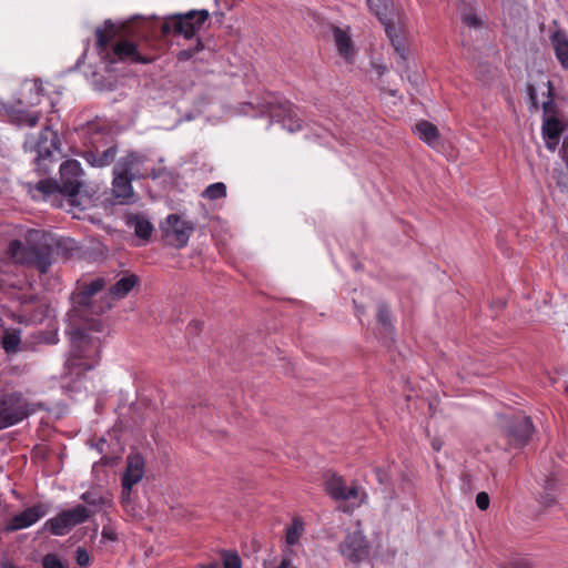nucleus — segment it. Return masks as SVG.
<instances>
[{
  "instance_id": "1",
  "label": "nucleus",
  "mask_w": 568,
  "mask_h": 568,
  "mask_svg": "<svg viewBox=\"0 0 568 568\" xmlns=\"http://www.w3.org/2000/svg\"><path fill=\"white\" fill-rule=\"evenodd\" d=\"M91 297L81 288L71 294L72 307L68 313L70 325L67 331L71 345L70 357L67 359L70 371L78 367L82 371H90L100 357L101 339L90 333L103 331L104 325L97 317L103 312V307L93 305Z\"/></svg>"
},
{
  "instance_id": "2",
  "label": "nucleus",
  "mask_w": 568,
  "mask_h": 568,
  "mask_svg": "<svg viewBox=\"0 0 568 568\" xmlns=\"http://www.w3.org/2000/svg\"><path fill=\"white\" fill-rule=\"evenodd\" d=\"M77 250V243L70 237L55 239L50 233L41 230H29L24 243L13 240L9 243V256L17 264L26 265L45 274L53 263V255L64 258L72 256Z\"/></svg>"
},
{
  "instance_id": "3",
  "label": "nucleus",
  "mask_w": 568,
  "mask_h": 568,
  "mask_svg": "<svg viewBox=\"0 0 568 568\" xmlns=\"http://www.w3.org/2000/svg\"><path fill=\"white\" fill-rule=\"evenodd\" d=\"M59 170V185L63 196L68 197L70 205L84 209L89 204L90 197L87 191L83 190V170L80 162L67 160L60 165Z\"/></svg>"
},
{
  "instance_id": "4",
  "label": "nucleus",
  "mask_w": 568,
  "mask_h": 568,
  "mask_svg": "<svg viewBox=\"0 0 568 568\" xmlns=\"http://www.w3.org/2000/svg\"><path fill=\"white\" fill-rule=\"evenodd\" d=\"M41 403L31 404L20 392H0V429L13 426L28 418Z\"/></svg>"
},
{
  "instance_id": "5",
  "label": "nucleus",
  "mask_w": 568,
  "mask_h": 568,
  "mask_svg": "<svg viewBox=\"0 0 568 568\" xmlns=\"http://www.w3.org/2000/svg\"><path fill=\"white\" fill-rule=\"evenodd\" d=\"M23 91H29L32 97L30 99L19 98L17 100L18 106L38 105L40 103V97L43 92L41 80L34 79L32 81H26L23 84ZM6 111L9 116V122L19 128H33L39 123L41 119L40 112H29L14 105L6 108Z\"/></svg>"
},
{
  "instance_id": "6",
  "label": "nucleus",
  "mask_w": 568,
  "mask_h": 568,
  "mask_svg": "<svg viewBox=\"0 0 568 568\" xmlns=\"http://www.w3.org/2000/svg\"><path fill=\"white\" fill-rule=\"evenodd\" d=\"M24 150L36 152L37 170L41 174H48L50 164L53 163V152L61 153L59 134L50 126H45L41 130L37 140L24 142Z\"/></svg>"
},
{
  "instance_id": "7",
  "label": "nucleus",
  "mask_w": 568,
  "mask_h": 568,
  "mask_svg": "<svg viewBox=\"0 0 568 568\" xmlns=\"http://www.w3.org/2000/svg\"><path fill=\"white\" fill-rule=\"evenodd\" d=\"M207 19V10H191L184 14L178 13L165 19L161 26V31L164 37L174 32L182 34L185 39H192Z\"/></svg>"
},
{
  "instance_id": "8",
  "label": "nucleus",
  "mask_w": 568,
  "mask_h": 568,
  "mask_svg": "<svg viewBox=\"0 0 568 568\" xmlns=\"http://www.w3.org/2000/svg\"><path fill=\"white\" fill-rule=\"evenodd\" d=\"M501 429L508 443L515 448L526 446L535 433L531 418L521 414L504 417Z\"/></svg>"
},
{
  "instance_id": "9",
  "label": "nucleus",
  "mask_w": 568,
  "mask_h": 568,
  "mask_svg": "<svg viewBox=\"0 0 568 568\" xmlns=\"http://www.w3.org/2000/svg\"><path fill=\"white\" fill-rule=\"evenodd\" d=\"M165 242L176 248L184 247L195 225L191 221L181 220L178 214H170L165 220V225L161 226Z\"/></svg>"
},
{
  "instance_id": "10",
  "label": "nucleus",
  "mask_w": 568,
  "mask_h": 568,
  "mask_svg": "<svg viewBox=\"0 0 568 568\" xmlns=\"http://www.w3.org/2000/svg\"><path fill=\"white\" fill-rule=\"evenodd\" d=\"M339 552L349 561L358 564L369 556V544L362 531L347 532L339 544Z\"/></svg>"
},
{
  "instance_id": "11",
  "label": "nucleus",
  "mask_w": 568,
  "mask_h": 568,
  "mask_svg": "<svg viewBox=\"0 0 568 568\" xmlns=\"http://www.w3.org/2000/svg\"><path fill=\"white\" fill-rule=\"evenodd\" d=\"M537 483L541 487L538 495V503L544 508H549L557 504V496L560 493V480L555 469H546L537 476Z\"/></svg>"
},
{
  "instance_id": "12",
  "label": "nucleus",
  "mask_w": 568,
  "mask_h": 568,
  "mask_svg": "<svg viewBox=\"0 0 568 568\" xmlns=\"http://www.w3.org/2000/svg\"><path fill=\"white\" fill-rule=\"evenodd\" d=\"M367 6L371 12L374 13L384 26L387 36L390 29H402L399 26V14L394 10L389 0H367Z\"/></svg>"
},
{
  "instance_id": "13",
  "label": "nucleus",
  "mask_w": 568,
  "mask_h": 568,
  "mask_svg": "<svg viewBox=\"0 0 568 568\" xmlns=\"http://www.w3.org/2000/svg\"><path fill=\"white\" fill-rule=\"evenodd\" d=\"M388 39L390 41L392 47L394 48V53L396 54V65L397 70L400 74H406L407 80L412 83L417 82V77H413L409 73V65L407 61V51L404 45L403 39V29H390L388 30Z\"/></svg>"
},
{
  "instance_id": "14",
  "label": "nucleus",
  "mask_w": 568,
  "mask_h": 568,
  "mask_svg": "<svg viewBox=\"0 0 568 568\" xmlns=\"http://www.w3.org/2000/svg\"><path fill=\"white\" fill-rule=\"evenodd\" d=\"M144 458L140 453H130L126 457V469L122 477L123 490H131L138 484L144 474Z\"/></svg>"
},
{
  "instance_id": "15",
  "label": "nucleus",
  "mask_w": 568,
  "mask_h": 568,
  "mask_svg": "<svg viewBox=\"0 0 568 568\" xmlns=\"http://www.w3.org/2000/svg\"><path fill=\"white\" fill-rule=\"evenodd\" d=\"M47 513L43 505H34L13 516L4 527L6 531H16L19 529L27 528L32 524L37 523Z\"/></svg>"
},
{
  "instance_id": "16",
  "label": "nucleus",
  "mask_w": 568,
  "mask_h": 568,
  "mask_svg": "<svg viewBox=\"0 0 568 568\" xmlns=\"http://www.w3.org/2000/svg\"><path fill=\"white\" fill-rule=\"evenodd\" d=\"M325 490L335 500H349L358 496L357 486L347 487L344 479L336 474L326 478Z\"/></svg>"
},
{
  "instance_id": "17",
  "label": "nucleus",
  "mask_w": 568,
  "mask_h": 568,
  "mask_svg": "<svg viewBox=\"0 0 568 568\" xmlns=\"http://www.w3.org/2000/svg\"><path fill=\"white\" fill-rule=\"evenodd\" d=\"M566 129V124L558 119V116H551L549 119H542V136L545 139L546 148L549 151H555L559 144L561 133Z\"/></svg>"
},
{
  "instance_id": "18",
  "label": "nucleus",
  "mask_w": 568,
  "mask_h": 568,
  "mask_svg": "<svg viewBox=\"0 0 568 568\" xmlns=\"http://www.w3.org/2000/svg\"><path fill=\"white\" fill-rule=\"evenodd\" d=\"M113 54L120 60H130L135 63L148 64L153 62V57L142 55L138 51V45L133 42L122 40L116 42L112 48Z\"/></svg>"
},
{
  "instance_id": "19",
  "label": "nucleus",
  "mask_w": 568,
  "mask_h": 568,
  "mask_svg": "<svg viewBox=\"0 0 568 568\" xmlns=\"http://www.w3.org/2000/svg\"><path fill=\"white\" fill-rule=\"evenodd\" d=\"M377 332L385 344L394 342V326L389 310L384 303H381L377 308Z\"/></svg>"
},
{
  "instance_id": "20",
  "label": "nucleus",
  "mask_w": 568,
  "mask_h": 568,
  "mask_svg": "<svg viewBox=\"0 0 568 568\" xmlns=\"http://www.w3.org/2000/svg\"><path fill=\"white\" fill-rule=\"evenodd\" d=\"M550 42L560 65L568 70V34L564 30L558 29L551 33Z\"/></svg>"
},
{
  "instance_id": "21",
  "label": "nucleus",
  "mask_w": 568,
  "mask_h": 568,
  "mask_svg": "<svg viewBox=\"0 0 568 568\" xmlns=\"http://www.w3.org/2000/svg\"><path fill=\"white\" fill-rule=\"evenodd\" d=\"M113 194L120 203H126L133 196L132 180L133 175H122L113 173Z\"/></svg>"
},
{
  "instance_id": "22",
  "label": "nucleus",
  "mask_w": 568,
  "mask_h": 568,
  "mask_svg": "<svg viewBox=\"0 0 568 568\" xmlns=\"http://www.w3.org/2000/svg\"><path fill=\"white\" fill-rule=\"evenodd\" d=\"M116 152V146L112 145L101 153L98 150H88L83 153V158L94 168H104L114 161Z\"/></svg>"
},
{
  "instance_id": "23",
  "label": "nucleus",
  "mask_w": 568,
  "mask_h": 568,
  "mask_svg": "<svg viewBox=\"0 0 568 568\" xmlns=\"http://www.w3.org/2000/svg\"><path fill=\"white\" fill-rule=\"evenodd\" d=\"M126 225L134 227V234L144 241L150 240L154 230L152 223L142 214H128Z\"/></svg>"
},
{
  "instance_id": "24",
  "label": "nucleus",
  "mask_w": 568,
  "mask_h": 568,
  "mask_svg": "<svg viewBox=\"0 0 568 568\" xmlns=\"http://www.w3.org/2000/svg\"><path fill=\"white\" fill-rule=\"evenodd\" d=\"M139 283V276L135 274H130L128 276H123L118 280L110 288L109 294L114 300H120L125 297L130 291Z\"/></svg>"
},
{
  "instance_id": "25",
  "label": "nucleus",
  "mask_w": 568,
  "mask_h": 568,
  "mask_svg": "<svg viewBox=\"0 0 568 568\" xmlns=\"http://www.w3.org/2000/svg\"><path fill=\"white\" fill-rule=\"evenodd\" d=\"M34 190L41 194L44 201H51L53 205L55 204L54 199L63 195L59 182L52 179L40 180L36 184Z\"/></svg>"
},
{
  "instance_id": "26",
  "label": "nucleus",
  "mask_w": 568,
  "mask_h": 568,
  "mask_svg": "<svg viewBox=\"0 0 568 568\" xmlns=\"http://www.w3.org/2000/svg\"><path fill=\"white\" fill-rule=\"evenodd\" d=\"M44 528L48 529L54 536H63L68 534L72 527L69 524L68 517L61 511L55 517L49 519L44 524Z\"/></svg>"
},
{
  "instance_id": "27",
  "label": "nucleus",
  "mask_w": 568,
  "mask_h": 568,
  "mask_svg": "<svg viewBox=\"0 0 568 568\" xmlns=\"http://www.w3.org/2000/svg\"><path fill=\"white\" fill-rule=\"evenodd\" d=\"M415 131L418 136L429 145H433L439 138V131L437 126L425 120L419 121L415 125Z\"/></svg>"
},
{
  "instance_id": "28",
  "label": "nucleus",
  "mask_w": 568,
  "mask_h": 568,
  "mask_svg": "<svg viewBox=\"0 0 568 568\" xmlns=\"http://www.w3.org/2000/svg\"><path fill=\"white\" fill-rule=\"evenodd\" d=\"M21 336L19 329H7L1 338V345L7 354H16L20 349Z\"/></svg>"
},
{
  "instance_id": "29",
  "label": "nucleus",
  "mask_w": 568,
  "mask_h": 568,
  "mask_svg": "<svg viewBox=\"0 0 568 568\" xmlns=\"http://www.w3.org/2000/svg\"><path fill=\"white\" fill-rule=\"evenodd\" d=\"M374 474L377 483L385 488L383 489V493L385 494L386 498L393 499L395 497V489L392 485V478L389 474V468L385 467H375Z\"/></svg>"
},
{
  "instance_id": "30",
  "label": "nucleus",
  "mask_w": 568,
  "mask_h": 568,
  "mask_svg": "<svg viewBox=\"0 0 568 568\" xmlns=\"http://www.w3.org/2000/svg\"><path fill=\"white\" fill-rule=\"evenodd\" d=\"M63 513L65 514V517H68L69 524L72 528L87 521L91 515V511L83 505H77L73 508L63 510Z\"/></svg>"
},
{
  "instance_id": "31",
  "label": "nucleus",
  "mask_w": 568,
  "mask_h": 568,
  "mask_svg": "<svg viewBox=\"0 0 568 568\" xmlns=\"http://www.w3.org/2000/svg\"><path fill=\"white\" fill-rule=\"evenodd\" d=\"M334 39L338 52L343 57L347 58L349 54L353 53L352 40L346 32H344L342 29L337 27L334 28Z\"/></svg>"
},
{
  "instance_id": "32",
  "label": "nucleus",
  "mask_w": 568,
  "mask_h": 568,
  "mask_svg": "<svg viewBox=\"0 0 568 568\" xmlns=\"http://www.w3.org/2000/svg\"><path fill=\"white\" fill-rule=\"evenodd\" d=\"M139 158L134 152L128 153L125 156L121 158L113 168V173L122 174V175H133L131 173L133 166L136 164Z\"/></svg>"
},
{
  "instance_id": "33",
  "label": "nucleus",
  "mask_w": 568,
  "mask_h": 568,
  "mask_svg": "<svg viewBox=\"0 0 568 568\" xmlns=\"http://www.w3.org/2000/svg\"><path fill=\"white\" fill-rule=\"evenodd\" d=\"M268 114L271 119H277V121H285V119L293 120L295 116L294 110L288 102L280 103L277 109L273 106L272 103H268Z\"/></svg>"
},
{
  "instance_id": "34",
  "label": "nucleus",
  "mask_w": 568,
  "mask_h": 568,
  "mask_svg": "<svg viewBox=\"0 0 568 568\" xmlns=\"http://www.w3.org/2000/svg\"><path fill=\"white\" fill-rule=\"evenodd\" d=\"M545 85L547 87V100L542 103V119H549L551 116H557L558 113V106L556 102L554 101V89L550 80H547L545 82Z\"/></svg>"
},
{
  "instance_id": "35",
  "label": "nucleus",
  "mask_w": 568,
  "mask_h": 568,
  "mask_svg": "<svg viewBox=\"0 0 568 568\" xmlns=\"http://www.w3.org/2000/svg\"><path fill=\"white\" fill-rule=\"evenodd\" d=\"M220 555L223 568H242V559L236 550L223 549Z\"/></svg>"
},
{
  "instance_id": "36",
  "label": "nucleus",
  "mask_w": 568,
  "mask_h": 568,
  "mask_svg": "<svg viewBox=\"0 0 568 568\" xmlns=\"http://www.w3.org/2000/svg\"><path fill=\"white\" fill-rule=\"evenodd\" d=\"M202 196L209 200H219L226 196V186L222 182L210 184L202 193Z\"/></svg>"
},
{
  "instance_id": "37",
  "label": "nucleus",
  "mask_w": 568,
  "mask_h": 568,
  "mask_svg": "<svg viewBox=\"0 0 568 568\" xmlns=\"http://www.w3.org/2000/svg\"><path fill=\"white\" fill-rule=\"evenodd\" d=\"M81 499L88 505V506H92V507H95V509L92 511L93 514L99 509L101 508L108 500L94 493V491H85L81 495Z\"/></svg>"
},
{
  "instance_id": "38",
  "label": "nucleus",
  "mask_w": 568,
  "mask_h": 568,
  "mask_svg": "<svg viewBox=\"0 0 568 568\" xmlns=\"http://www.w3.org/2000/svg\"><path fill=\"white\" fill-rule=\"evenodd\" d=\"M43 568H69L62 559L55 554H47L42 558Z\"/></svg>"
},
{
  "instance_id": "39",
  "label": "nucleus",
  "mask_w": 568,
  "mask_h": 568,
  "mask_svg": "<svg viewBox=\"0 0 568 568\" xmlns=\"http://www.w3.org/2000/svg\"><path fill=\"white\" fill-rule=\"evenodd\" d=\"M303 527L302 524H298L297 521H294V524L287 528L286 531V542L287 545H295L297 544L300 536L302 534Z\"/></svg>"
},
{
  "instance_id": "40",
  "label": "nucleus",
  "mask_w": 568,
  "mask_h": 568,
  "mask_svg": "<svg viewBox=\"0 0 568 568\" xmlns=\"http://www.w3.org/2000/svg\"><path fill=\"white\" fill-rule=\"evenodd\" d=\"M105 285V281L102 277H98L90 282L89 284H83L80 288L83 290L89 295L93 296L98 292H100Z\"/></svg>"
},
{
  "instance_id": "41",
  "label": "nucleus",
  "mask_w": 568,
  "mask_h": 568,
  "mask_svg": "<svg viewBox=\"0 0 568 568\" xmlns=\"http://www.w3.org/2000/svg\"><path fill=\"white\" fill-rule=\"evenodd\" d=\"M499 568H532V564L525 558L511 559L507 562L499 564Z\"/></svg>"
},
{
  "instance_id": "42",
  "label": "nucleus",
  "mask_w": 568,
  "mask_h": 568,
  "mask_svg": "<svg viewBox=\"0 0 568 568\" xmlns=\"http://www.w3.org/2000/svg\"><path fill=\"white\" fill-rule=\"evenodd\" d=\"M527 93H528L529 101H530L529 111L530 112H537L538 109H539V103H538V100H537L536 88H535V85L532 83H528V85H527Z\"/></svg>"
},
{
  "instance_id": "43",
  "label": "nucleus",
  "mask_w": 568,
  "mask_h": 568,
  "mask_svg": "<svg viewBox=\"0 0 568 568\" xmlns=\"http://www.w3.org/2000/svg\"><path fill=\"white\" fill-rule=\"evenodd\" d=\"M75 560L81 568H85L90 564V555L84 548L78 547L75 550Z\"/></svg>"
},
{
  "instance_id": "44",
  "label": "nucleus",
  "mask_w": 568,
  "mask_h": 568,
  "mask_svg": "<svg viewBox=\"0 0 568 568\" xmlns=\"http://www.w3.org/2000/svg\"><path fill=\"white\" fill-rule=\"evenodd\" d=\"M462 20L465 24H467L470 28H480L481 21L475 13H466L463 14Z\"/></svg>"
},
{
  "instance_id": "45",
  "label": "nucleus",
  "mask_w": 568,
  "mask_h": 568,
  "mask_svg": "<svg viewBox=\"0 0 568 568\" xmlns=\"http://www.w3.org/2000/svg\"><path fill=\"white\" fill-rule=\"evenodd\" d=\"M95 38H97V44L99 48L105 49L108 47L110 36H108L103 29L97 28Z\"/></svg>"
},
{
  "instance_id": "46",
  "label": "nucleus",
  "mask_w": 568,
  "mask_h": 568,
  "mask_svg": "<svg viewBox=\"0 0 568 568\" xmlns=\"http://www.w3.org/2000/svg\"><path fill=\"white\" fill-rule=\"evenodd\" d=\"M489 496L485 491H480L476 496V505L480 510H486L489 507Z\"/></svg>"
},
{
  "instance_id": "47",
  "label": "nucleus",
  "mask_w": 568,
  "mask_h": 568,
  "mask_svg": "<svg viewBox=\"0 0 568 568\" xmlns=\"http://www.w3.org/2000/svg\"><path fill=\"white\" fill-rule=\"evenodd\" d=\"M204 49V44L202 42V40L200 39H196V43L194 47H191V48H187L185 49L190 55L193 58L197 52L202 51Z\"/></svg>"
},
{
  "instance_id": "48",
  "label": "nucleus",
  "mask_w": 568,
  "mask_h": 568,
  "mask_svg": "<svg viewBox=\"0 0 568 568\" xmlns=\"http://www.w3.org/2000/svg\"><path fill=\"white\" fill-rule=\"evenodd\" d=\"M204 49V44L202 42V40L200 39H196V43L194 47H191V48H187L185 49L190 55L193 58L197 52L202 51Z\"/></svg>"
},
{
  "instance_id": "49",
  "label": "nucleus",
  "mask_w": 568,
  "mask_h": 568,
  "mask_svg": "<svg viewBox=\"0 0 568 568\" xmlns=\"http://www.w3.org/2000/svg\"><path fill=\"white\" fill-rule=\"evenodd\" d=\"M102 537L112 541L116 540L118 538L116 534L111 528L108 527H103Z\"/></svg>"
},
{
  "instance_id": "50",
  "label": "nucleus",
  "mask_w": 568,
  "mask_h": 568,
  "mask_svg": "<svg viewBox=\"0 0 568 568\" xmlns=\"http://www.w3.org/2000/svg\"><path fill=\"white\" fill-rule=\"evenodd\" d=\"M176 57L179 61H187L192 58L185 49L181 50Z\"/></svg>"
},
{
  "instance_id": "51",
  "label": "nucleus",
  "mask_w": 568,
  "mask_h": 568,
  "mask_svg": "<svg viewBox=\"0 0 568 568\" xmlns=\"http://www.w3.org/2000/svg\"><path fill=\"white\" fill-rule=\"evenodd\" d=\"M560 154L564 158L565 155H568V134L564 138V142L560 149Z\"/></svg>"
},
{
  "instance_id": "52",
  "label": "nucleus",
  "mask_w": 568,
  "mask_h": 568,
  "mask_svg": "<svg viewBox=\"0 0 568 568\" xmlns=\"http://www.w3.org/2000/svg\"><path fill=\"white\" fill-rule=\"evenodd\" d=\"M277 568H296V567L292 565L290 558H283Z\"/></svg>"
},
{
  "instance_id": "53",
  "label": "nucleus",
  "mask_w": 568,
  "mask_h": 568,
  "mask_svg": "<svg viewBox=\"0 0 568 568\" xmlns=\"http://www.w3.org/2000/svg\"><path fill=\"white\" fill-rule=\"evenodd\" d=\"M432 447L434 450L439 452L443 447V442L439 438H434L432 440Z\"/></svg>"
},
{
  "instance_id": "54",
  "label": "nucleus",
  "mask_w": 568,
  "mask_h": 568,
  "mask_svg": "<svg viewBox=\"0 0 568 568\" xmlns=\"http://www.w3.org/2000/svg\"><path fill=\"white\" fill-rule=\"evenodd\" d=\"M199 568H220V564L217 561H213L209 565H201Z\"/></svg>"
},
{
  "instance_id": "55",
  "label": "nucleus",
  "mask_w": 568,
  "mask_h": 568,
  "mask_svg": "<svg viewBox=\"0 0 568 568\" xmlns=\"http://www.w3.org/2000/svg\"><path fill=\"white\" fill-rule=\"evenodd\" d=\"M104 26H105L106 30H109L111 33H113L114 24L110 20H106L104 22Z\"/></svg>"
},
{
  "instance_id": "56",
  "label": "nucleus",
  "mask_w": 568,
  "mask_h": 568,
  "mask_svg": "<svg viewBox=\"0 0 568 568\" xmlns=\"http://www.w3.org/2000/svg\"><path fill=\"white\" fill-rule=\"evenodd\" d=\"M376 71L378 73V75H383L385 72H386V67L385 65H376Z\"/></svg>"
},
{
  "instance_id": "57",
  "label": "nucleus",
  "mask_w": 568,
  "mask_h": 568,
  "mask_svg": "<svg viewBox=\"0 0 568 568\" xmlns=\"http://www.w3.org/2000/svg\"><path fill=\"white\" fill-rule=\"evenodd\" d=\"M34 300H36V297L33 295L24 296L23 303H32Z\"/></svg>"
},
{
  "instance_id": "58",
  "label": "nucleus",
  "mask_w": 568,
  "mask_h": 568,
  "mask_svg": "<svg viewBox=\"0 0 568 568\" xmlns=\"http://www.w3.org/2000/svg\"><path fill=\"white\" fill-rule=\"evenodd\" d=\"M105 443H106V442H105V439H103V438H102V439H100V442L97 444V447L99 448V450H100L101 453L103 452V450H102V446H103Z\"/></svg>"
},
{
  "instance_id": "59",
  "label": "nucleus",
  "mask_w": 568,
  "mask_h": 568,
  "mask_svg": "<svg viewBox=\"0 0 568 568\" xmlns=\"http://www.w3.org/2000/svg\"><path fill=\"white\" fill-rule=\"evenodd\" d=\"M100 463L102 465H108L110 463V459L106 457V456H103L101 459H100Z\"/></svg>"
},
{
  "instance_id": "60",
  "label": "nucleus",
  "mask_w": 568,
  "mask_h": 568,
  "mask_svg": "<svg viewBox=\"0 0 568 568\" xmlns=\"http://www.w3.org/2000/svg\"><path fill=\"white\" fill-rule=\"evenodd\" d=\"M363 313V308L362 307H357V314H362Z\"/></svg>"
},
{
  "instance_id": "61",
  "label": "nucleus",
  "mask_w": 568,
  "mask_h": 568,
  "mask_svg": "<svg viewBox=\"0 0 568 568\" xmlns=\"http://www.w3.org/2000/svg\"><path fill=\"white\" fill-rule=\"evenodd\" d=\"M199 325H200V323L195 322V323H194V328H195V329H199Z\"/></svg>"
},
{
  "instance_id": "62",
  "label": "nucleus",
  "mask_w": 568,
  "mask_h": 568,
  "mask_svg": "<svg viewBox=\"0 0 568 568\" xmlns=\"http://www.w3.org/2000/svg\"><path fill=\"white\" fill-rule=\"evenodd\" d=\"M158 176H159V175L156 174V172H153V173H152V178H153V179H156Z\"/></svg>"
},
{
  "instance_id": "63",
  "label": "nucleus",
  "mask_w": 568,
  "mask_h": 568,
  "mask_svg": "<svg viewBox=\"0 0 568 568\" xmlns=\"http://www.w3.org/2000/svg\"><path fill=\"white\" fill-rule=\"evenodd\" d=\"M562 159L566 161V163L568 165V155H565Z\"/></svg>"
},
{
  "instance_id": "64",
  "label": "nucleus",
  "mask_w": 568,
  "mask_h": 568,
  "mask_svg": "<svg viewBox=\"0 0 568 568\" xmlns=\"http://www.w3.org/2000/svg\"><path fill=\"white\" fill-rule=\"evenodd\" d=\"M288 129L290 131H294L295 128L293 125H290Z\"/></svg>"
}]
</instances>
